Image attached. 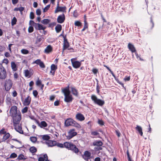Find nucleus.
Segmentation results:
<instances>
[{
  "label": "nucleus",
  "mask_w": 161,
  "mask_h": 161,
  "mask_svg": "<svg viewBox=\"0 0 161 161\" xmlns=\"http://www.w3.org/2000/svg\"><path fill=\"white\" fill-rule=\"evenodd\" d=\"M62 92L64 95V101L67 103H70L72 101L73 98L71 95H70V92L69 87L62 90Z\"/></svg>",
  "instance_id": "1"
},
{
  "label": "nucleus",
  "mask_w": 161,
  "mask_h": 161,
  "mask_svg": "<svg viewBox=\"0 0 161 161\" xmlns=\"http://www.w3.org/2000/svg\"><path fill=\"white\" fill-rule=\"evenodd\" d=\"M65 125L66 126H75L78 129L81 128L80 125L76 121L71 118L67 119L65 121Z\"/></svg>",
  "instance_id": "2"
},
{
  "label": "nucleus",
  "mask_w": 161,
  "mask_h": 161,
  "mask_svg": "<svg viewBox=\"0 0 161 161\" xmlns=\"http://www.w3.org/2000/svg\"><path fill=\"white\" fill-rule=\"evenodd\" d=\"M13 119V122L14 125H17L19 123V121L21 119V114L20 113L11 116Z\"/></svg>",
  "instance_id": "3"
},
{
  "label": "nucleus",
  "mask_w": 161,
  "mask_h": 161,
  "mask_svg": "<svg viewBox=\"0 0 161 161\" xmlns=\"http://www.w3.org/2000/svg\"><path fill=\"white\" fill-rule=\"evenodd\" d=\"M7 76V72L6 69L3 66L2 64H0V79H5Z\"/></svg>",
  "instance_id": "4"
},
{
  "label": "nucleus",
  "mask_w": 161,
  "mask_h": 161,
  "mask_svg": "<svg viewBox=\"0 0 161 161\" xmlns=\"http://www.w3.org/2000/svg\"><path fill=\"white\" fill-rule=\"evenodd\" d=\"M91 99L95 103L99 106H102L104 104V102L103 101L98 99L95 95H92L91 96Z\"/></svg>",
  "instance_id": "5"
},
{
  "label": "nucleus",
  "mask_w": 161,
  "mask_h": 161,
  "mask_svg": "<svg viewBox=\"0 0 161 161\" xmlns=\"http://www.w3.org/2000/svg\"><path fill=\"white\" fill-rule=\"evenodd\" d=\"M77 134V133L75 132V130L74 129H70L68 133V135L66 136L68 139H70Z\"/></svg>",
  "instance_id": "6"
},
{
  "label": "nucleus",
  "mask_w": 161,
  "mask_h": 161,
  "mask_svg": "<svg viewBox=\"0 0 161 161\" xmlns=\"http://www.w3.org/2000/svg\"><path fill=\"white\" fill-rule=\"evenodd\" d=\"M13 85V82L11 80H8L6 81L5 85V88L6 91H9Z\"/></svg>",
  "instance_id": "7"
},
{
  "label": "nucleus",
  "mask_w": 161,
  "mask_h": 161,
  "mask_svg": "<svg viewBox=\"0 0 161 161\" xmlns=\"http://www.w3.org/2000/svg\"><path fill=\"white\" fill-rule=\"evenodd\" d=\"M91 155V153L90 152L86 151L84 152V154L82 157L85 160L88 161L89 159L92 158Z\"/></svg>",
  "instance_id": "8"
},
{
  "label": "nucleus",
  "mask_w": 161,
  "mask_h": 161,
  "mask_svg": "<svg viewBox=\"0 0 161 161\" xmlns=\"http://www.w3.org/2000/svg\"><path fill=\"white\" fill-rule=\"evenodd\" d=\"M73 60V58H72L71 59L73 66L75 68H79L81 65V62H79L77 61H74Z\"/></svg>",
  "instance_id": "9"
},
{
  "label": "nucleus",
  "mask_w": 161,
  "mask_h": 161,
  "mask_svg": "<svg viewBox=\"0 0 161 161\" xmlns=\"http://www.w3.org/2000/svg\"><path fill=\"white\" fill-rule=\"evenodd\" d=\"M65 19V15L63 14L62 15L58 16L57 19V21L58 23L61 24L64 22Z\"/></svg>",
  "instance_id": "10"
},
{
  "label": "nucleus",
  "mask_w": 161,
  "mask_h": 161,
  "mask_svg": "<svg viewBox=\"0 0 161 161\" xmlns=\"http://www.w3.org/2000/svg\"><path fill=\"white\" fill-rule=\"evenodd\" d=\"M69 150L72 151L76 153H78L79 151L78 148L76 147V146L72 143L70 145Z\"/></svg>",
  "instance_id": "11"
},
{
  "label": "nucleus",
  "mask_w": 161,
  "mask_h": 161,
  "mask_svg": "<svg viewBox=\"0 0 161 161\" xmlns=\"http://www.w3.org/2000/svg\"><path fill=\"white\" fill-rule=\"evenodd\" d=\"M75 118L76 119L81 121H83L85 119L84 116L80 113H78L76 114Z\"/></svg>",
  "instance_id": "12"
},
{
  "label": "nucleus",
  "mask_w": 161,
  "mask_h": 161,
  "mask_svg": "<svg viewBox=\"0 0 161 161\" xmlns=\"http://www.w3.org/2000/svg\"><path fill=\"white\" fill-rule=\"evenodd\" d=\"M17 109V108L15 106H13L11 107L10 110V112L11 116L16 114L18 113Z\"/></svg>",
  "instance_id": "13"
},
{
  "label": "nucleus",
  "mask_w": 161,
  "mask_h": 161,
  "mask_svg": "<svg viewBox=\"0 0 161 161\" xmlns=\"http://www.w3.org/2000/svg\"><path fill=\"white\" fill-rule=\"evenodd\" d=\"M34 27L36 29L39 30H44L46 29L45 27L43 26L42 25L39 23H36V24L35 25H34Z\"/></svg>",
  "instance_id": "14"
},
{
  "label": "nucleus",
  "mask_w": 161,
  "mask_h": 161,
  "mask_svg": "<svg viewBox=\"0 0 161 161\" xmlns=\"http://www.w3.org/2000/svg\"><path fill=\"white\" fill-rule=\"evenodd\" d=\"M45 143L48 147H53L56 146L57 143V142L55 141H52L51 140H48L47 142H46Z\"/></svg>",
  "instance_id": "15"
},
{
  "label": "nucleus",
  "mask_w": 161,
  "mask_h": 161,
  "mask_svg": "<svg viewBox=\"0 0 161 161\" xmlns=\"http://www.w3.org/2000/svg\"><path fill=\"white\" fill-rule=\"evenodd\" d=\"M31 97L29 96H28L25 99L24 102L23 104L24 105L28 106L30 103L31 101Z\"/></svg>",
  "instance_id": "16"
},
{
  "label": "nucleus",
  "mask_w": 161,
  "mask_h": 161,
  "mask_svg": "<svg viewBox=\"0 0 161 161\" xmlns=\"http://www.w3.org/2000/svg\"><path fill=\"white\" fill-rule=\"evenodd\" d=\"M128 48L132 53L136 52V49L134 46L131 43H129L128 44Z\"/></svg>",
  "instance_id": "17"
},
{
  "label": "nucleus",
  "mask_w": 161,
  "mask_h": 161,
  "mask_svg": "<svg viewBox=\"0 0 161 161\" xmlns=\"http://www.w3.org/2000/svg\"><path fill=\"white\" fill-rule=\"evenodd\" d=\"M103 145V142L100 140H96L93 142V145L94 146H102Z\"/></svg>",
  "instance_id": "18"
},
{
  "label": "nucleus",
  "mask_w": 161,
  "mask_h": 161,
  "mask_svg": "<svg viewBox=\"0 0 161 161\" xmlns=\"http://www.w3.org/2000/svg\"><path fill=\"white\" fill-rule=\"evenodd\" d=\"M71 91L72 94L76 97L78 96L79 93L77 90L74 87L71 88Z\"/></svg>",
  "instance_id": "19"
},
{
  "label": "nucleus",
  "mask_w": 161,
  "mask_h": 161,
  "mask_svg": "<svg viewBox=\"0 0 161 161\" xmlns=\"http://www.w3.org/2000/svg\"><path fill=\"white\" fill-rule=\"evenodd\" d=\"M14 126H15V129L16 131L20 134H23V131L22 130V127L20 125H19L18 126H16L14 125Z\"/></svg>",
  "instance_id": "20"
},
{
  "label": "nucleus",
  "mask_w": 161,
  "mask_h": 161,
  "mask_svg": "<svg viewBox=\"0 0 161 161\" xmlns=\"http://www.w3.org/2000/svg\"><path fill=\"white\" fill-rule=\"evenodd\" d=\"M99 29H100L101 31H103V32H106L108 30V27L107 25H104V24L103 23L102 26L101 27H100Z\"/></svg>",
  "instance_id": "21"
},
{
  "label": "nucleus",
  "mask_w": 161,
  "mask_h": 161,
  "mask_svg": "<svg viewBox=\"0 0 161 161\" xmlns=\"http://www.w3.org/2000/svg\"><path fill=\"white\" fill-rule=\"evenodd\" d=\"M66 9V7L65 6L63 7H60L59 9H56L55 11V13H57L59 12H65Z\"/></svg>",
  "instance_id": "22"
},
{
  "label": "nucleus",
  "mask_w": 161,
  "mask_h": 161,
  "mask_svg": "<svg viewBox=\"0 0 161 161\" xmlns=\"http://www.w3.org/2000/svg\"><path fill=\"white\" fill-rule=\"evenodd\" d=\"M39 136L41 139H42L43 140L46 141V142L49 140L50 138V137L47 135H41Z\"/></svg>",
  "instance_id": "23"
},
{
  "label": "nucleus",
  "mask_w": 161,
  "mask_h": 161,
  "mask_svg": "<svg viewBox=\"0 0 161 161\" xmlns=\"http://www.w3.org/2000/svg\"><path fill=\"white\" fill-rule=\"evenodd\" d=\"M42 40V38L40 37V38H37V39L36 41L35 44H37V47H39L41 46V41Z\"/></svg>",
  "instance_id": "24"
},
{
  "label": "nucleus",
  "mask_w": 161,
  "mask_h": 161,
  "mask_svg": "<svg viewBox=\"0 0 161 161\" xmlns=\"http://www.w3.org/2000/svg\"><path fill=\"white\" fill-rule=\"evenodd\" d=\"M52 50V47L51 45H48L45 49V52L48 53L51 52Z\"/></svg>",
  "instance_id": "25"
},
{
  "label": "nucleus",
  "mask_w": 161,
  "mask_h": 161,
  "mask_svg": "<svg viewBox=\"0 0 161 161\" xmlns=\"http://www.w3.org/2000/svg\"><path fill=\"white\" fill-rule=\"evenodd\" d=\"M136 129L139 133L141 136H142L143 132L142 131V129L141 126L137 125L136 127Z\"/></svg>",
  "instance_id": "26"
},
{
  "label": "nucleus",
  "mask_w": 161,
  "mask_h": 161,
  "mask_svg": "<svg viewBox=\"0 0 161 161\" xmlns=\"http://www.w3.org/2000/svg\"><path fill=\"white\" fill-rule=\"evenodd\" d=\"M11 67L13 71H15L17 69V67L16 66V64L14 62H12L11 63Z\"/></svg>",
  "instance_id": "27"
},
{
  "label": "nucleus",
  "mask_w": 161,
  "mask_h": 161,
  "mask_svg": "<svg viewBox=\"0 0 161 161\" xmlns=\"http://www.w3.org/2000/svg\"><path fill=\"white\" fill-rule=\"evenodd\" d=\"M55 29L57 33H59L62 29V25L60 24H58L55 27Z\"/></svg>",
  "instance_id": "28"
},
{
  "label": "nucleus",
  "mask_w": 161,
  "mask_h": 161,
  "mask_svg": "<svg viewBox=\"0 0 161 161\" xmlns=\"http://www.w3.org/2000/svg\"><path fill=\"white\" fill-rule=\"evenodd\" d=\"M57 69V66L54 64H52L51 66V70L53 71L52 73V75H54L55 70Z\"/></svg>",
  "instance_id": "29"
},
{
  "label": "nucleus",
  "mask_w": 161,
  "mask_h": 161,
  "mask_svg": "<svg viewBox=\"0 0 161 161\" xmlns=\"http://www.w3.org/2000/svg\"><path fill=\"white\" fill-rule=\"evenodd\" d=\"M47 124L45 121H42L41 122L40 124H39V126L41 128H42L43 127H46L47 126Z\"/></svg>",
  "instance_id": "30"
},
{
  "label": "nucleus",
  "mask_w": 161,
  "mask_h": 161,
  "mask_svg": "<svg viewBox=\"0 0 161 161\" xmlns=\"http://www.w3.org/2000/svg\"><path fill=\"white\" fill-rule=\"evenodd\" d=\"M71 143L67 142H64V147H65L69 150Z\"/></svg>",
  "instance_id": "31"
},
{
  "label": "nucleus",
  "mask_w": 161,
  "mask_h": 161,
  "mask_svg": "<svg viewBox=\"0 0 161 161\" xmlns=\"http://www.w3.org/2000/svg\"><path fill=\"white\" fill-rule=\"evenodd\" d=\"M50 22V20L48 19H44L42 20L41 23L44 25H47Z\"/></svg>",
  "instance_id": "32"
},
{
  "label": "nucleus",
  "mask_w": 161,
  "mask_h": 161,
  "mask_svg": "<svg viewBox=\"0 0 161 161\" xmlns=\"http://www.w3.org/2000/svg\"><path fill=\"white\" fill-rule=\"evenodd\" d=\"M69 46V42H64L63 43V51H64L65 50L68 48Z\"/></svg>",
  "instance_id": "33"
},
{
  "label": "nucleus",
  "mask_w": 161,
  "mask_h": 161,
  "mask_svg": "<svg viewBox=\"0 0 161 161\" xmlns=\"http://www.w3.org/2000/svg\"><path fill=\"white\" fill-rule=\"evenodd\" d=\"M88 25L86 19L84 20V25L83 28L82 30L81 31H84L86 29L88 28Z\"/></svg>",
  "instance_id": "34"
},
{
  "label": "nucleus",
  "mask_w": 161,
  "mask_h": 161,
  "mask_svg": "<svg viewBox=\"0 0 161 161\" xmlns=\"http://www.w3.org/2000/svg\"><path fill=\"white\" fill-rule=\"evenodd\" d=\"M30 151L32 153H36L37 151L36 148L34 147H31L30 148Z\"/></svg>",
  "instance_id": "35"
},
{
  "label": "nucleus",
  "mask_w": 161,
  "mask_h": 161,
  "mask_svg": "<svg viewBox=\"0 0 161 161\" xmlns=\"http://www.w3.org/2000/svg\"><path fill=\"white\" fill-rule=\"evenodd\" d=\"M26 159V158H25V156L22 154H20L18 156L17 159L19 160L24 159L25 160Z\"/></svg>",
  "instance_id": "36"
},
{
  "label": "nucleus",
  "mask_w": 161,
  "mask_h": 161,
  "mask_svg": "<svg viewBox=\"0 0 161 161\" xmlns=\"http://www.w3.org/2000/svg\"><path fill=\"white\" fill-rule=\"evenodd\" d=\"M10 134L9 133H6L4 134V135L3 136V140L5 141L8 139L10 136Z\"/></svg>",
  "instance_id": "37"
},
{
  "label": "nucleus",
  "mask_w": 161,
  "mask_h": 161,
  "mask_svg": "<svg viewBox=\"0 0 161 161\" xmlns=\"http://www.w3.org/2000/svg\"><path fill=\"white\" fill-rule=\"evenodd\" d=\"M31 141L33 143H35L37 140V138L35 136H32L30 137Z\"/></svg>",
  "instance_id": "38"
},
{
  "label": "nucleus",
  "mask_w": 161,
  "mask_h": 161,
  "mask_svg": "<svg viewBox=\"0 0 161 161\" xmlns=\"http://www.w3.org/2000/svg\"><path fill=\"white\" fill-rule=\"evenodd\" d=\"M17 22V19L15 17H14L11 21V24L12 25H14L16 24Z\"/></svg>",
  "instance_id": "39"
},
{
  "label": "nucleus",
  "mask_w": 161,
  "mask_h": 161,
  "mask_svg": "<svg viewBox=\"0 0 161 161\" xmlns=\"http://www.w3.org/2000/svg\"><path fill=\"white\" fill-rule=\"evenodd\" d=\"M102 146H98L95 147L94 149L96 151H98L101 150L102 149V147H101Z\"/></svg>",
  "instance_id": "40"
},
{
  "label": "nucleus",
  "mask_w": 161,
  "mask_h": 161,
  "mask_svg": "<svg viewBox=\"0 0 161 161\" xmlns=\"http://www.w3.org/2000/svg\"><path fill=\"white\" fill-rule=\"evenodd\" d=\"M21 52L24 54H27L29 53V51L26 49H22L21 50Z\"/></svg>",
  "instance_id": "41"
},
{
  "label": "nucleus",
  "mask_w": 161,
  "mask_h": 161,
  "mask_svg": "<svg viewBox=\"0 0 161 161\" xmlns=\"http://www.w3.org/2000/svg\"><path fill=\"white\" fill-rule=\"evenodd\" d=\"M34 31V28L32 26H30L29 27L28 29V31L29 33H31L33 32Z\"/></svg>",
  "instance_id": "42"
},
{
  "label": "nucleus",
  "mask_w": 161,
  "mask_h": 161,
  "mask_svg": "<svg viewBox=\"0 0 161 161\" xmlns=\"http://www.w3.org/2000/svg\"><path fill=\"white\" fill-rule=\"evenodd\" d=\"M75 26H82L81 23L79 21H76L75 23Z\"/></svg>",
  "instance_id": "43"
},
{
  "label": "nucleus",
  "mask_w": 161,
  "mask_h": 161,
  "mask_svg": "<svg viewBox=\"0 0 161 161\" xmlns=\"http://www.w3.org/2000/svg\"><path fill=\"white\" fill-rule=\"evenodd\" d=\"M25 75L26 77H28L30 74V72L28 69L25 70L24 72Z\"/></svg>",
  "instance_id": "44"
},
{
  "label": "nucleus",
  "mask_w": 161,
  "mask_h": 161,
  "mask_svg": "<svg viewBox=\"0 0 161 161\" xmlns=\"http://www.w3.org/2000/svg\"><path fill=\"white\" fill-rule=\"evenodd\" d=\"M17 157V155L16 153H12L10 155V156L9 158H16Z\"/></svg>",
  "instance_id": "45"
},
{
  "label": "nucleus",
  "mask_w": 161,
  "mask_h": 161,
  "mask_svg": "<svg viewBox=\"0 0 161 161\" xmlns=\"http://www.w3.org/2000/svg\"><path fill=\"white\" fill-rule=\"evenodd\" d=\"M50 4L48 5L47 6L43 9V12H45L47 11V10H48L49 8L50 7Z\"/></svg>",
  "instance_id": "46"
},
{
  "label": "nucleus",
  "mask_w": 161,
  "mask_h": 161,
  "mask_svg": "<svg viewBox=\"0 0 161 161\" xmlns=\"http://www.w3.org/2000/svg\"><path fill=\"white\" fill-rule=\"evenodd\" d=\"M56 146H57V147H60V148H63L64 147V144L62 143H58L57 142V143L56 144Z\"/></svg>",
  "instance_id": "47"
},
{
  "label": "nucleus",
  "mask_w": 161,
  "mask_h": 161,
  "mask_svg": "<svg viewBox=\"0 0 161 161\" xmlns=\"http://www.w3.org/2000/svg\"><path fill=\"white\" fill-rule=\"evenodd\" d=\"M28 111V107H25L23 108L22 110V113L24 114L26 113Z\"/></svg>",
  "instance_id": "48"
},
{
  "label": "nucleus",
  "mask_w": 161,
  "mask_h": 161,
  "mask_svg": "<svg viewBox=\"0 0 161 161\" xmlns=\"http://www.w3.org/2000/svg\"><path fill=\"white\" fill-rule=\"evenodd\" d=\"M36 84L37 86H40L42 85L41 81V80H39V79L37 80L36 82Z\"/></svg>",
  "instance_id": "49"
},
{
  "label": "nucleus",
  "mask_w": 161,
  "mask_h": 161,
  "mask_svg": "<svg viewBox=\"0 0 161 161\" xmlns=\"http://www.w3.org/2000/svg\"><path fill=\"white\" fill-rule=\"evenodd\" d=\"M30 18L31 19H33L34 18V14L33 12L30 13Z\"/></svg>",
  "instance_id": "50"
},
{
  "label": "nucleus",
  "mask_w": 161,
  "mask_h": 161,
  "mask_svg": "<svg viewBox=\"0 0 161 161\" xmlns=\"http://www.w3.org/2000/svg\"><path fill=\"white\" fill-rule=\"evenodd\" d=\"M36 24V23H35L32 20L30 21L29 25L31 26H33L34 27V25H35Z\"/></svg>",
  "instance_id": "51"
},
{
  "label": "nucleus",
  "mask_w": 161,
  "mask_h": 161,
  "mask_svg": "<svg viewBox=\"0 0 161 161\" xmlns=\"http://www.w3.org/2000/svg\"><path fill=\"white\" fill-rule=\"evenodd\" d=\"M91 134L93 136H96L99 134L98 132L97 131H92L91 133Z\"/></svg>",
  "instance_id": "52"
},
{
  "label": "nucleus",
  "mask_w": 161,
  "mask_h": 161,
  "mask_svg": "<svg viewBox=\"0 0 161 161\" xmlns=\"http://www.w3.org/2000/svg\"><path fill=\"white\" fill-rule=\"evenodd\" d=\"M98 123L101 126L103 125L104 124L103 121L102 120L99 119L98 120Z\"/></svg>",
  "instance_id": "53"
},
{
  "label": "nucleus",
  "mask_w": 161,
  "mask_h": 161,
  "mask_svg": "<svg viewBox=\"0 0 161 161\" xmlns=\"http://www.w3.org/2000/svg\"><path fill=\"white\" fill-rule=\"evenodd\" d=\"M41 10L40 9H38L36 10V14L38 15H40L41 14Z\"/></svg>",
  "instance_id": "54"
},
{
  "label": "nucleus",
  "mask_w": 161,
  "mask_h": 161,
  "mask_svg": "<svg viewBox=\"0 0 161 161\" xmlns=\"http://www.w3.org/2000/svg\"><path fill=\"white\" fill-rule=\"evenodd\" d=\"M38 93L36 90H34L33 92V94L34 96L36 97L38 95Z\"/></svg>",
  "instance_id": "55"
},
{
  "label": "nucleus",
  "mask_w": 161,
  "mask_h": 161,
  "mask_svg": "<svg viewBox=\"0 0 161 161\" xmlns=\"http://www.w3.org/2000/svg\"><path fill=\"white\" fill-rule=\"evenodd\" d=\"M39 65L42 68H44L45 67L42 61Z\"/></svg>",
  "instance_id": "56"
},
{
  "label": "nucleus",
  "mask_w": 161,
  "mask_h": 161,
  "mask_svg": "<svg viewBox=\"0 0 161 161\" xmlns=\"http://www.w3.org/2000/svg\"><path fill=\"white\" fill-rule=\"evenodd\" d=\"M97 88H96V90L97 92V93H98L99 92V86L98 85V80L97 79Z\"/></svg>",
  "instance_id": "57"
},
{
  "label": "nucleus",
  "mask_w": 161,
  "mask_h": 161,
  "mask_svg": "<svg viewBox=\"0 0 161 161\" xmlns=\"http://www.w3.org/2000/svg\"><path fill=\"white\" fill-rule=\"evenodd\" d=\"M41 62L42 61L40 59H38L36 60L35 61L34 63L37 64L39 65L41 63Z\"/></svg>",
  "instance_id": "58"
},
{
  "label": "nucleus",
  "mask_w": 161,
  "mask_h": 161,
  "mask_svg": "<svg viewBox=\"0 0 161 161\" xmlns=\"http://www.w3.org/2000/svg\"><path fill=\"white\" fill-rule=\"evenodd\" d=\"M43 158H44V161L48 160V156L47 154H45L43 155Z\"/></svg>",
  "instance_id": "59"
},
{
  "label": "nucleus",
  "mask_w": 161,
  "mask_h": 161,
  "mask_svg": "<svg viewBox=\"0 0 161 161\" xmlns=\"http://www.w3.org/2000/svg\"><path fill=\"white\" fill-rule=\"evenodd\" d=\"M92 72L94 74H96L98 72V70L96 69H93L92 70Z\"/></svg>",
  "instance_id": "60"
},
{
  "label": "nucleus",
  "mask_w": 161,
  "mask_h": 161,
  "mask_svg": "<svg viewBox=\"0 0 161 161\" xmlns=\"http://www.w3.org/2000/svg\"><path fill=\"white\" fill-rule=\"evenodd\" d=\"M59 101L57 100L54 102V105L55 106H57L59 105Z\"/></svg>",
  "instance_id": "61"
},
{
  "label": "nucleus",
  "mask_w": 161,
  "mask_h": 161,
  "mask_svg": "<svg viewBox=\"0 0 161 161\" xmlns=\"http://www.w3.org/2000/svg\"><path fill=\"white\" fill-rule=\"evenodd\" d=\"M4 55L6 57H9L10 56L9 53L8 52H6L5 53Z\"/></svg>",
  "instance_id": "62"
},
{
  "label": "nucleus",
  "mask_w": 161,
  "mask_h": 161,
  "mask_svg": "<svg viewBox=\"0 0 161 161\" xmlns=\"http://www.w3.org/2000/svg\"><path fill=\"white\" fill-rule=\"evenodd\" d=\"M24 8L23 7L19 8V11L22 14V11L24 10Z\"/></svg>",
  "instance_id": "63"
},
{
  "label": "nucleus",
  "mask_w": 161,
  "mask_h": 161,
  "mask_svg": "<svg viewBox=\"0 0 161 161\" xmlns=\"http://www.w3.org/2000/svg\"><path fill=\"white\" fill-rule=\"evenodd\" d=\"M38 161H44V159L43 158L40 157L38 159Z\"/></svg>",
  "instance_id": "64"
}]
</instances>
